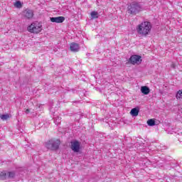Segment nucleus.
I'll use <instances>...</instances> for the list:
<instances>
[{
  "instance_id": "1",
  "label": "nucleus",
  "mask_w": 182,
  "mask_h": 182,
  "mask_svg": "<svg viewBox=\"0 0 182 182\" xmlns=\"http://www.w3.org/2000/svg\"><path fill=\"white\" fill-rule=\"evenodd\" d=\"M151 32V23L144 21L136 26V33L141 36H147Z\"/></svg>"
},
{
  "instance_id": "2",
  "label": "nucleus",
  "mask_w": 182,
  "mask_h": 182,
  "mask_svg": "<svg viewBox=\"0 0 182 182\" xmlns=\"http://www.w3.org/2000/svg\"><path fill=\"white\" fill-rule=\"evenodd\" d=\"M128 14L130 15H137L139 12H141L143 7H141V4L138 2H132L128 6Z\"/></svg>"
},
{
  "instance_id": "3",
  "label": "nucleus",
  "mask_w": 182,
  "mask_h": 182,
  "mask_svg": "<svg viewBox=\"0 0 182 182\" xmlns=\"http://www.w3.org/2000/svg\"><path fill=\"white\" fill-rule=\"evenodd\" d=\"M59 146H60V141H59V139H50L45 143L46 149H48V150H51L52 151L58 150Z\"/></svg>"
},
{
  "instance_id": "4",
  "label": "nucleus",
  "mask_w": 182,
  "mask_h": 182,
  "mask_svg": "<svg viewBox=\"0 0 182 182\" xmlns=\"http://www.w3.org/2000/svg\"><path fill=\"white\" fill-rule=\"evenodd\" d=\"M27 31L31 33H39L42 31V23H38V21L33 22L27 27Z\"/></svg>"
},
{
  "instance_id": "5",
  "label": "nucleus",
  "mask_w": 182,
  "mask_h": 182,
  "mask_svg": "<svg viewBox=\"0 0 182 182\" xmlns=\"http://www.w3.org/2000/svg\"><path fill=\"white\" fill-rule=\"evenodd\" d=\"M141 56L139 55H133L129 59V63L131 65H140L141 63Z\"/></svg>"
},
{
  "instance_id": "6",
  "label": "nucleus",
  "mask_w": 182,
  "mask_h": 182,
  "mask_svg": "<svg viewBox=\"0 0 182 182\" xmlns=\"http://www.w3.org/2000/svg\"><path fill=\"white\" fill-rule=\"evenodd\" d=\"M70 149L74 153H79L80 151V143L77 140L72 141L70 142Z\"/></svg>"
},
{
  "instance_id": "7",
  "label": "nucleus",
  "mask_w": 182,
  "mask_h": 182,
  "mask_svg": "<svg viewBox=\"0 0 182 182\" xmlns=\"http://www.w3.org/2000/svg\"><path fill=\"white\" fill-rule=\"evenodd\" d=\"M33 10L30 9H26L24 11H23V16L24 19H28V21H31L32 18H33Z\"/></svg>"
},
{
  "instance_id": "8",
  "label": "nucleus",
  "mask_w": 182,
  "mask_h": 182,
  "mask_svg": "<svg viewBox=\"0 0 182 182\" xmlns=\"http://www.w3.org/2000/svg\"><path fill=\"white\" fill-rule=\"evenodd\" d=\"M14 178L15 177V172L14 171H9L7 173L5 172H1L0 174V179L5 180V178Z\"/></svg>"
},
{
  "instance_id": "9",
  "label": "nucleus",
  "mask_w": 182,
  "mask_h": 182,
  "mask_svg": "<svg viewBox=\"0 0 182 182\" xmlns=\"http://www.w3.org/2000/svg\"><path fill=\"white\" fill-rule=\"evenodd\" d=\"M50 21L54 23H62L65 22L64 16L50 17Z\"/></svg>"
},
{
  "instance_id": "10",
  "label": "nucleus",
  "mask_w": 182,
  "mask_h": 182,
  "mask_svg": "<svg viewBox=\"0 0 182 182\" xmlns=\"http://www.w3.org/2000/svg\"><path fill=\"white\" fill-rule=\"evenodd\" d=\"M70 49L71 52H74V53L79 52V50H80V46H79L77 43H73L70 46Z\"/></svg>"
},
{
  "instance_id": "11",
  "label": "nucleus",
  "mask_w": 182,
  "mask_h": 182,
  "mask_svg": "<svg viewBox=\"0 0 182 182\" xmlns=\"http://www.w3.org/2000/svg\"><path fill=\"white\" fill-rule=\"evenodd\" d=\"M139 112H140V109L139 107H135L131 109L130 114H132L133 117H136L139 116Z\"/></svg>"
},
{
  "instance_id": "12",
  "label": "nucleus",
  "mask_w": 182,
  "mask_h": 182,
  "mask_svg": "<svg viewBox=\"0 0 182 182\" xmlns=\"http://www.w3.org/2000/svg\"><path fill=\"white\" fill-rule=\"evenodd\" d=\"M141 92L143 95H149L150 93V88L147 86L141 87Z\"/></svg>"
},
{
  "instance_id": "13",
  "label": "nucleus",
  "mask_w": 182,
  "mask_h": 182,
  "mask_svg": "<svg viewBox=\"0 0 182 182\" xmlns=\"http://www.w3.org/2000/svg\"><path fill=\"white\" fill-rule=\"evenodd\" d=\"M91 18L92 19H96L97 18H99V13H97V11H92Z\"/></svg>"
},
{
  "instance_id": "14",
  "label": "nucleus",
  "mask_w": 182,
  "mask_h": 182,
  "mask_svg": "<svg viewBox=\"0 0 182 182\" xmlns=\"http://www.w3.org/2000/svg\"><path fill=\"white\" fill-rule=\"evenodd\" d=\"M147 124L151 127L156 126V121L153 119H150L147 121Z\"/></svg>"
},
{
  "instance_id": "15",
  "label": "nucleus",
  "mask_w": 182,
  "mask_h": 182,
  "mask_svg": "<svg viewBox=\"0 0 182 182\" xmlns=\"http://www.w3.org/2000/svg\"><path fill=\"white\" fill-rule=\"evenodd\" d=\"M9 117H10L9 114H4L0 116V119H1V120H4V121L8 120Z\"/></svg>"
},
{
  "instance_id": "16",
  "label": "nucleus",
  "mask_w": 182,
  "mask_h": 182,
  "mask_svg": "<svg viewBox=\"0 0 182 182\" xmlns=\"http://www.w3.org/2000/svg\"><path fill=\"white\" fill-rule=\"evenodd\" d=\"M14 6H16V8H22V3H21L19 1H16Z\"/></svg>"
},
{
  "instance_id": "17",
  "label": "nucleus",
  "mask_w": 182,
  "mask_h": 182,
  "mask_svg": "<svg viewBox=\"0 0 182 182\" xmlns=\"http://www.w3.org/2000/svg\"><path fill=\"white\" fill-rule=\"evenodd\" d=\"M54 123L55 124H56L57 126H58V124H60V118L58 117V118H54Z\"/></svg>"
},
{
  "instance_id": "18",
  "label": "nucleus",
  "mask_w": 182,
  "mask_h": 182,
  "mask_svg": "<svg viewBox=\"0 0 182 182\" xmlns=\"http://www.w3.org/2000/svg\"><path fill=\"white\" fill-rule=\"evenodd\" d=\"M176 99H182V91L179 90L178 91L176 94Z\"/></svg>"
},
{
  "instance_id": "19",
  "label": "nucleus",
  "mask_w": 182,
  "mask_h": 182,
  "mask_svg": "<svg viewBox=\"0 0 182 182\" xmlns=\"http://www.w3.org/2000/svg\"><path fill=\"white\" fill-rule=\"evenodd\" d=\"M176 65L174 64V63H172L171 64V68H172V69H176Z\"/></svg>"
},
{
  "instance_id": "20",
  "label": "nucleus",
  "mask_w": 182,
  "mask_h": 182,
  "mask_svg": "<svg viewBox=\"0 0 182 182\" xmlns=\"http://www.w3.org/2000/svg\"><path fill=\"white\" fill-rule=\"evenodd\" d=\"M30 112H31V109H26V114H28V113H30Z\"/></svg>"
},
{
  "instance_id": "21",
  "label": "nucleus",
  "mask_w": 182,
  "mask_h": 182,
  "mask_svg": "<svg viewBox=\"0 0 182 182\" xmlns=\"http://www.w3.org/2000/svg\"><path fill=\"white\" fill-rule=\"evenodd\" d=\"M73 103H79V101H74Z\"/></svg>"
}]
</instances>
